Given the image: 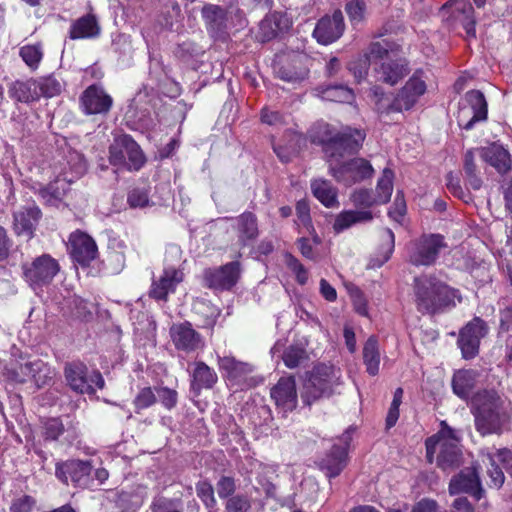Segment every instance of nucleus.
I'll return each instance as SVG.
<instances>
[{
    "instance_id": "nucleus-7",
    "label": "nucleus",
    "mask_w": 512,
    "mask_h": 512,
    "mask_svg": "<svg viewBox=\"0 0 512 512\" xmlns=\"http://www.w3.org/2000/svg\"><path fill=\"white\" fill-rule=\"evenodd\" d=\"M446 247L440 234H424L409 245V261L416 266L433 264L440 251Z\"/></svg>"
},
{
    "instance_id": "nucleus-62",
    "label": "nucleus",
    "mask_w": 512,
    "mask_h": 512,
    "mask_svg": "<svg viewBox=\"0 0 512 512\" xmlns=\"http://www.w3.org/2000/svg\"><path fill=\"white\" fill-rule=\"evenodd\" d=\"M156 395L150 387L143 388L134 400L137 409H146L156 402Z\"/></svg>"
},
{
    "instance_id": "nucleus-24",
    "label": "nucleus",
    "mask_w": 512,
    "mask_h": 512,
    "mask_svg": "<svg viewBox=\"0 0 512 512\" xmlns=\"http://www.w3.org/2000/svg\"><path fill=\"white\" fill-rule=\"evenodd\" d=\"M208 33L214 38L222 37L227 28V13L224 8L206 4L201 10Z\"/></svg>"
},
{
    "instance_id": "nucleus-21",
    "label": "nucleus",
    "mask_w": 512,
    "mask_h": 512,
    "mask_svg": "<svg viewBox=\"0 0 512 512\" xmlns=\"http://www.w3.org/2000/svg\"><path fill=\"white\" fill-rule=\"evenodd\" d=\"M351 436L346 432L342 436L343 445H334L331 452L322 459L320 468L328 477L338 476L347 464V452Z\"/></svg>"
},
{
    "instance_id": "nucleus-51",
    "label": "nucleus",
    "mask_w": 512,
    "mask_h": 512,
    "mask_svg": "<svg viewBox=\"0 0 512 512\" xmlns=\"http://www.w3.org/2000/svg\"><path fill=\"white\" fill-rule=\"evenodd\" d=\"M364 58L370 63L371 61L381 60L382 62L391 58L390 45L387 41H376L369 45Z\"/></svg>"
},
{
    "instance_id": "nucleus-43",
    "label": "nucleus",
    "mask_w": 512,
    "mask_h": 512,
    "mask_svg": "<svg viewBox=\"0 0 512 512\" xmlns=\"http://www.w3.org/2000/svg\"><path fill=\"white\" fill-rule=\"evenodd\" d=\"M257 474V482L261 485L262 489L268 497L275 495V486L272 483L273 476L276 474V465H260Z\"/></svg>"
},
{
    "instance_id": "nucleus-58",
    "label": "nucleus",
    "mask_w": 512,
    "mask_h": 512,
    "mask_svg": "<svg viewBox=\"0 0 512 512\" xmlns=\"http://www.w3.org/2000/svg\"><path fill=\"white\" fill-rule=\"evenodd\" d=\"M305 354L306 353L304 349L291 346L284 352L282 359L288 368L293 369L299 366L301 361L304 360Z\"/></svg>"
},
{
    "instance_id": "nucleus-31",
    "label": "nucleus",
    "mask_w": 512,
    "mask_h": 512,
    "mask_svg": "<svg viewBox=\"0 0 512 512\" xmlns=\"http://www.w3.org/2000/svg\"><path fill=\"white\" fill-rule=\"evenodd\" d=\"M8 93L11 98L22 103H30L39 100L36 79L14 82L10 85Z\"/></svg>"
},
{
    "instance_id": "nucleus-10",
    "label": "nucleus",
    "mask_w": 512,
    "mask_h": 512,
    "mask_svg": "<svg viewBox=\"0 0 512 512\" xmlns=\"http://www.w3.org/2000/svg\"><path fill=\"white\" fill-rule=\"evenodd\" d=\"M170 337L175 348L185 353L202 350L205 346L204 338L189 322L173 324L170 328Z\"/></svg>"
},
{
    "instance_id": "nucleus-8",
    "label": "nucleus",
    "mask_w": 512,
    "mask_h": 512,
    "mask_svg": "<svg viewBox=\"0 0 512 512\" xmlns=\"http://www.w3.org/2000/svg\"><path fill=\"white\" fill-rule=\"evenodd\" d=\"M487 112L483 93L478 90L468 91L460 103L458 125L465 130H471L476 123L487 119Z\"/></svg>"
},
{
    "instance_id": "nucleus-49",
    "label": "nucleus",
    "mask_w": 512,
    "mask_h": 512,
    "mask_svg": "<svg viewBox=\"0 0 512 512\" xmlns=\"http://www.w3.org/2000/svg\"><path fill=\"white\" fill-rule=\"evenodd\" d=\"M409 94L417 102L427 90L426 77L423 71H416L404 85Z\"/></svg>"
},
{
    "instance_id": "nucleus-36",
    "label": "nucleus",
    "mask_w": 512,
    "mask_h": 512,
    "mask_svg": "<svg viewBox=\"0 0 512 512\" xmlns=\"http://www.w3.org/2000/svg\"><path fill=\"white\" fill-rule=\"evenodd\" d=\"M313 195L326 207L338 204L337 189L325 179H316L311 183Z\"/></svg>"
},
{
    "instance_id": "nucleus-4",
    "label": "nucleus",
    "mask_w": 512,
    "mask_h": 512,
    "mask_svg": "<svg viewBox=\"0 0 512 512\" xmlns=\"http://www.w3.org/2000/svg\"><path fill=\"white\" fill-rule=\"evenodd\" d=\"M340 384V369L332 365L319 364L314 367L306 380L303 387L302 398L305 403L311 404L321 397L330 396Z\"/></svg>"
},
{
    "instance_id": "nucleus-32",
    "label": "nucleus",
    "mask_w": 512,
    "mask_h": 512,
    "mask_svg": "<svg viewBox=\"0 0 512 512\" xmlns=\"http://www.w3.org/2000/svg\"><path fill=\"white\" fill-rule=\"evenodd\" d=\"M71 182L72 179H68L66 176L63 178L58 176L55 181L49 183L47 186H40L38 193L45 203L56 205L65 195Z\"/></svg>"
},
{
    "instance_id": "nucleus-41",
    "label": "nucleus",
    "mask_w": 512,
    "mask_h": 512,
    "mask_svg": "<svg viewBox=\"0 0 512 512\" xmlns=\"http://www.w3.org/2000/svg\"><path fill=\"white\" fill-rule=\"evenodd\" d=\"M125 140H131L129 135H120L114 139V142L110 146V163L119 168L124 167L127 164V152L128 146L122 145L120 142H126Z\"/></svg>"
},
{
    "instance_id": "nucleus-23",
    "label": "nucleus",
    "mask_w": 512,
    "mask_h": 512,
    "mask_svg": "<svg viewBox=\"0 0 512 512\" xmlns=\"http://www.w3.org/2000/svg\"><path fill=\"white\" fill-rule=\"evenodd\" d=\"M41 216L40 209L35 204L20 207L14 212V230L18 235L31 237Z\"/></svg>"
},
{
    "instance_id": "nucleus-46",
    "label": "nucleus",
    "mask_w": 512,
    "mask_h": 512,
    "mask_svg": "<svg viewBox=\"0 0 512 512\" xmlns=\"http://www.w3.org/2000/svg\"><path fill=\"white\" fill-rule=\"evenodd\" d=\"M19 54L25 64L35 70L43 58V49L40 44H28L20 48Z\"/></svg>"
},
{
    "instance_id": "nucleus-14",
    "label": "nucleus",
    "mask_w": 512,
    "mask_h": 512,
    "mask_svg": "<svg viewBox=\"0 0 512 512\" xmlns=\"http://www.w3.org/2000/svg\"><path fill=\"white\" fill-rule=\"evenodd\" d=\"M344 29L343 14L337 10L332 15H326L318 21L313 36L319 43L328 45L339 39Z\"/></svg>"
},
{
    "instance_id": "nucleus-18",
    "label": "nucleus",
    "mask_w": 512,
    "mask_h": 512,
    "mask_svg": "<svg viewBox=\"0 0 512 512\" xmlns=\"http://www.w3.org/2000/svg\"><path fill=\"white\" fill-rule=\"evenodd\" d=\"M271 397L283 415L294 410L297 406V391L292 376L282 377L271 389Z\"/></svg>"
},
{
    "instance_id": "nucleus-60",
    "label": "nucleus",
    "mask_w": 512,
    "mask_h": 512,
    "mask_svg": "<svg viewBox=\"0 0 512 512\" xmlns=\"http://www.w3.org/2000/svg\"><path fill=\"white\" fill-rule=\"evenodd\" d=\"M296 214L298 219V224L302 225L306 230L311 233L314 231V228L311 223L310 218V209L309 205L305 200H300L296 205Z\"/></svg>"
},
{
    "instance_id": "nucleus-1",
    "label": "nucleus",
    "mask_w": 512,
    "mask_h": 512,
    "mask_svg": "<svg viewBox=\"0 0 512 512\" xmlns=\"http://www.w3.org/2000/svg\"><path fill=\"white\" fill-rule=\"evenodd\" d=\"M317 129L319 131L314 139L325 145V153L329 158V172L337 182L352 186L373 175L372 165L363 158L342 161L345 155L356 152L362 145L365 139L363 131L346 127L335 133L326 123L318 124Z\"/></svg>"
},
{
    "instance_id": "nucleus-19",
    "label": "nucleus",
    "mask_w": 512,
    "mask_h": 512,
    "mask_svg": "<svg viewBox=\"0 0 512 512\" xmlns=\"http://www.w3.org/2000/svg\"><path fill=\"white\" fill-rule=\"evenodd\" d=\"M449 492L452 495L468 493L476 500H480L483 497L484 490L476 469L468 468L454 476L449 484Z\"/></svg>"
},
{
    "instance_id": "nucleus-15",
    "label": "nucleus",
    "mask_w": 512,
    "mask_h": 512,
    "mask_svg": "<svg viewBox=\"0 0 512 512\" xmlns=\"http://www.w3.org/2000/svg\"><path fill=\"white\" fill-rule=\"evenodd\" d=\"M68 249L73 260L81 265H88L97 255L95 241L81 231H75L70 235Z\"/></svg>"
},
{
    "instance_id": "nucleus-52",
    "label": "nucleus",
    "mask_w": 512,
    "mask_h": 512,
    "mask_svg": "<svg viewBox=\"0 0 512 512\" xmlns=\"http://www.w3.org/2000/svg\"><path fill=\"white\" fill-rule=\"evenodd\" d=\"M252 507V500L248 495L236 494L227 499L225 512H248Z\"/></svg>"
},
{
    "instance_id": "nucleus-25",
    "label": "nucleus",
    "mask_w": 512,
    "mask_h": 512,
    "mask_svg": "<svg viewBox=\"0 0 512 512\" xmlns=\"http://www.w3.org/2000/svg\"><path fill=\"white\" fill-rule=\"evenodd\" d=\"M416 101L404 87L397 93L392 101L383 94L376 100V109L380 115H388L391 112H402L411 109Z\"/></svg>"
},
{
    "instance_id": "nucleus-42",
    "label": "nucleus",
    "mask_w": 512,
    "mask_h": 512,
    "mask_svg": "<svg viewBox=\"0 0 512 512\" xmlns=\"http://www.w3.org/2000/svg\"><path fill=\"white\" fill-rule=\"evenodd\" d=\"M322 97L325 100L351 103L354 100V93L351 89L343 85L329 86L322 92Z\"/></svg>"
},
{
    "instance_id": "nucleus-13",
    "label": "nucleus",
    "mask_w": 512,
    "mask_h": 512,
    "mask_svg": "<svg viewBox=\"0 0 512 512\" xmlns=\"http://www.w3.org/2000/svg\"><path fill=\"white\" fill-rule=\"evenodd\" d=\"M91 464L89 461L72 460L56 466V477L68 484L69 479L75 486L86 487L89 484Z\"/></svg>"
},
{
    "instance_id": "nucleus-64",
    "label": "nucleus",
    "mask_w": 512,
    "mask_h": 512,
    "mask_svg": "<svg viewBox=\"0 0 512 512\" xmlns=\"http://www.w3.org/2000/svg\"><path fill=\"white\" fill-rule=\"evenodd\" d=\"M127 201L132 208H143L149 204L148 194L143 189H133L129 193Z\"/></svg>"
},
{
    "instance_id": "nucleus-16",
    "label": "nucleus",
    "mask_w": 512,
    "mask_h": 512,
    "mask_svg": "<svg viewBox=\"0 0 512 512\" xmlns=\"http://www.w3.org/2000/svg\"><path fill=\"white\" fill-rule=\"evenodd\" d=\"M112 103V97L96 85L86 88L80 97L81 108L86 115L106 114Z\"/></svg>"
},
{
    "instance_id": "nucleus-26",
    "label": "nucleus",
    "mask_w": 512,
    "mask_h": 512,
    "mask_svg": "<svg viewBox=\"0 0 512 512\" xmlns=\"http://www.w3.org/2000/svg\"><path fill=\"white\" fill-rule=\"evenodd\" d=\"M407 72V64L404 60L392 58L381 62L379 68L376 69L377 79L391 86L398 83Z\"/></svg>"
},
{
    "instance_id": "nucleus-9",
    "label": "nucleus",
    "mask_w": 512,
    "mask_h": 512,
    "mask_svg": "<svg viewBox=\"0 0 512 512\" xmlns=\"http://www.w3.org/2000/svg\"><path fill=\"white\" fill-rule=\"evenodd\" d=\"M59 271L58 262L50 255L44 254L24 266V276L32 287L46 285Z\"/></svg>"
},
{
    "instance_id": "nucleus-40",
    "label": "nucleus",
    "mask_w": 512,
    "mask_h": 512,
    "mask_svg": "<svg viewBox=\"0 0 512 512\" xmlns=\"http://www.w3.org/2000/svg\"><path fill=\"white\" fill-rule=\"evenodd\" d=\"M394 173L391 169L385 168L379 178L374 192L379 205L386 204L392 195Z\"/></svg>"
},
{
    "instance_id": "nucleus-33",
    "label": "nucleus",
    "mask_w": 512,
    "mask_h": 512,
    "mask_svg": "<svg viewBox=\"0 0 512 512\" xmlns=\"http://www.w3.org/2000/svg\"><path fill=\"white\" fill-rule=\"evenodd\" d=\"M100 27L95 16L85 15L76 20L70 28L71 39L93 38L98 36Z\"/></svg>"
},
{
    "instance_id": "nucleus-61",
    "label": "nucleus",
    "mask_w": 512,
    "mask_h": 512,
    "mask_svg": "<svg viewBox=\"0 0 512 512\" xmlns=\"http://www.w3.org/2000/svg\"><path fill=\"white\" fill-rule=\"evenodd\" d=\"M217 493L220 498H229L234 496L236 483L232 477L222 476L216 485Z\"/></svg>"
},
{
    "instance_id": "nucleus-22",
    "label": "nucleus",
    "mask_w": 512,
    "mask_h": 512,
    "mask_svg": "<svg viewBox=\"0 0 512 512\" xmlns=\"http://www.w3.org/2000/svg\"><path fill=\"white\" fill-rule=\"evenodd\" d=\"M478 148V157L485 163L494 167L499 173L505 174L511 170L509 152L499 143L494 142Z\"/></svg>"
},
{
    "instance_id": "nucleus-45",
    "label": "nucleus",
    "mask_w": 512,
    "mask_h": 512,
    "mask_svg": "<svg viewBox=\"0 0 512 512\" xmlns=\"http://www.w3.org/2000/svg\"><path fill=\"white\" fill-rule=\"evenodd\" d=\"M350 201L360 210H368L375 205H379L374 192L365 188L355 189L350 195Z\"/></svg>"
},
{
    "instance_id": "nucleus-48",
    "label": "nucleus",
    "mask_w": 512,
    "mask_h": 512,
    "mask_svg": "<svg viewBox=\"0 0 512 512\" xmlns=\"http://www.w3.org/2000/svg\"><path fill=\"white\" fill-rule=\"evenodd\" d=\"M409 94L417 102L427 90L426 77L423 71H416L404 85Z\"/></svg>"
},
{
    "instance_id": "nucleus-29",
    "label": "nucleus",
    "mask_w": 512,
    "mask_h": 512,
    "mask_svg": "<svg viewBox=\"0 0 512 512\" xmlns=\"http://www.w3.org/2000/svg\"><path fill=\"white\" fill-rule=\"evenodd\" d=\"M505 407V402L499 393L494 389H483L476 392L470 399L471 412L492 410Z\"/></svg>"
},
{
    "instance_id": "nucleus-44",
    "label": "nucleus",
    "mask_w": 512,
    "mask_h": 512,
    "mask_svg": "<svg viewBox=\"0 0 512 512\" xmlns=\"http://www.w3.org/2000/svg\"><path fill=\"white\" fill-rule=\"evenodd\" d=\"M125 141L120 142L122 145L128 146L127 164L124 167L128 170H139L145 162V157L139 145L132 138Z\"/></svg>"
},
{
    "instance_id": "nucleus-11",
    "label": "nucleus",
    "mask_w": 512,
    "mask_h": 512,
    "mask_svg": "<svg viewBox=\"0 0 512 512\" xmlns=\"http://www.w3.org/2000/svg\"><path fill=\"white\" fill-rule=\"evenodd\" d=\"M476 430L482 435L501 434L509 420L505 407L471 412Z\"/></svg>"
},
{
    "instance_id": "nucleus-38",
    "label": "nucleus",
    "mask_w": 512,
    "mask_h": 512,
    "mask_svg": "<svg viewBox=\"0 0 512 512\" xmlns=\"http://www.w3.org/2000/svg\"><path fill=\"white\" fill-rule=\"evenodd\" d=\"M476 381V373L472 370H460L456 372L452 379V388L454 393L467 399Z\"/></svg>"
},
{
    "instance_id": "nucleus-47",
    "label": "nucleus",
    "mask_w": 512,
    "mask_h": 512,
    "mask_svg": "<svg viewBox=\"0 0 512 512\" xmlns=\"http://www.w3.org/2000/svg\"><path fill=\"white\" fill-rule=\"evenodd\" d=\"M36 84L38 86L39 98L42 96L51 98L59 95L62 91L61 82L52 75L36 79Z\"/></svg>"
},
{
    "instance_id": "nucleus-54",
    "label": "nucleus",
    "mask_w": 512,
    "mask_h": 512,
    "mask_svg": "<svg viewBox=\"0 0 512 512\" xmlns=\"http://www.w3.org/2000/svg\"><path fill=\"white\" fill-rule=\"evenodd\" d=\"M182 502L180 499H168L158 497L154 499L151 509L152 512H181Z\"/></svg>"
},
{
    "instance_id": "nucleus-63",
    "label": "nucleus",
    "mask_w": 512,
    "mask_h": 512,
    "mask_svg": "<svg viewBox=\"0 0 512 512\" xmlns=\"http://www.w3.org/2000/svg\"><path fill=\"white\" fill-rule=\"evenodd\" d=\"M64 426L58 418L48 419L44 423V435L47 439L56 440L63 433Z\"/></svg>"
},
{
    "instance_id": "nucleus-39",
    "label": "nucleus",
    "mask_w": 512,
    "mask_h": 512,
    "mask_svg": "<svg viewBox=\"0 0 512 512\" xmlns=\"http://www.w3.org/2000/svg\"><path fill=\"white\" fill-rule=\"evenodd\" d=\"M237 230L242 242L255 239L258 235L256 216L250 212L240 215L237 219Z\"/></svg>"
},
{
    "instance_id": "nucleus-59",
    "label": "nucleus",
    "mask_w": 512,
    "mask_h": 512,
    "mask_svg": "<svg viewBox=\"0 0 512 512\" xmlns=\"http://www.w3.org/2000/svg\"><path fill=\"white\" fill-rule=\"evenodd\" d=\"M269 23H273L280 33L287 31L292 25L291 19L281 12H274L267 15L264 18V27L269 25Z\"/></svg>"
},
{
    "instance_id": "nucleus-35",
    "label": "nucleus",
    "mask_w": 512,
    "mask_h": 512,
    "mask_svg": "<svg viewBox=\"0 0 512 512\" xmlns=\"http://www.w3.org/2000/svg\"><path fill=\"white\" fill-rule=\"evenodd\" d=\"M362 356L367 373L376 376L379 373L381 354L378 340L374 336L369 337L365 342Z\"/></svg>"
},
{
    "instance_id": "nucleus-2",
    "label": "nucleus",
    "mask_w": 512,
    "mask_h": 512,
    "mask_svg": "<svg viewBox=\"0 0 512 512\" xmlns=\"http://www.w3.org/2000/svg\"><path fill=\"white\" fill-rule=\"evenodd\" d=\"M414 295L417 308L421 312L434 313L455 305L456 291L427 275L415 279Z\"/></svg>"
},
{
    "instance_id": "nucleus-53",
    "label": "nucleus",
    "mask_w": 512,
    "mask_h": 512,
    "mask_svg": "<svg viewBox=\"0 0 512 512\" xmlns=\"http://www.w3.org/2000/svg\"><path fill=\"white\" fill-rule=\"evenodd\" d=\"M488 464L494 467L495 464H501L505 469H512V452L508 449H499L486 454Z\"/></svg>"
},
{
    "instance_id": "nucleus-30",
    "label": "nucleus",
    "mask_w": 512,
    "mask_h": 512,
    "mask_svg": "<svg viewBox=\"0 0 512 512\" xmlns=\"http://www.w3.org/2000/svg\"><path fill=\"white\" fill-rule=\"evenodd\" d=\"M373 218L370 210H345L335 217L333 229L339 233L355 224L370 222Z\"/></svg>"
},
{
    "instance_id": "nucleus-37",
    "label": "nucleus",
    "mask_w": 512,
    "mask_h": 512,
    "mask_svg": "<svg viewBox=\"0 0 512 512\" xmlns=\"http://www.w3.org/2000/svg\"><path fill=\"white\" fill-rule=\"evenodd\" d=\"M192 378L191 385L195 390L211 388L218 379L216 372L204 362L195 363Z\"/></svg>"
},
{
    "instance_id": "nucleus-57",
    "label": "nucleus",
    "mask_w": 512,
    "mask_h": 512,
    "mask_svg": "<svg viewBox=\"0 0 512 512\" xmlns=\"http://www.w3.org/2000/svg\"><path fill=\"white\" fill-rule=\"evenodd\" d=\"M402 398H403V389L397 388L394 392L393 400H392V403H391L388 413H387V417H386L387 428H391L396 424V422L399 418V407L402 403Z\"/></svg>"
},
{
    "instance_id": "nucleus-17",
    "label": "nucleus",
    "mask_w": 512,
    "mask_h": 512,
    "mask_svg": "<svg viewBox=\"0 0 512 512\" xmlns=\"http://www.w3.org/2000/svg\"><path fill=\"white\" fill-rule=\"evenodd\" d=\"M239 277L240 265L238 262H231L217 269H208L204 273V279L208 287L217 290L232 288Z\"/></svg>"
},
{
    "instance_id": "nucleus-56",
    "label": "nucleus",
    "mask_w": 512,
    "mask_h": 512,
    "mask_svg": "<svg viewBox=\"0 0 512 512\" xmlns=\"http://www.w3.org/2000/svg\"><path fill=\"white\" fill-rule=\"evenodd\" d=\"M366 5L363 0H352L346 5V12L353 25L364 20Z\"/></svg>"
},
{
    "instance_id": "nucleus-20",
    "label": "nucleus",
    "mask_w": 512,
    "mask_h": 512,
    "mask_svg": "<svg viewBox=\"0 0 512 512\" xmlns=\"http://www.w3.org/2000/svg\"><path fill=\"white\" fill-rule=\"evenodd\" d=\"M182 270L172 266H165L163 273L154 280L150 289V296L156 300H167L169 294L176 291V287L183 281Z\"/></svg>"
},
{
    "instance_id": "nucleus-3",
    "label": "nucleus",
    "mask_w": 512,
    "mask_h": 512,
    "mask_svg": "<svg viewBox=\"0 0 512 512\" xmlns=\"http://www.w3.org/2000/svg\"><path fill=\"white\" fill-rule=\"evenodd\" d=\"M460 439L457 433L445 422L441 423L440 431L426 440V456L430 463L436 456L437 466L443 470L457 467L460 464Z\"/></svg>"
},
{
    "instance_id": "nucleus-50",
    "label": "nucleus",
    "mask_w": 512,
    "mask_h": 512,
    "mask_svg": "<svg viewBox=\"0 0 512 512\" xmlns=\"http://www.w3.org/2000/svg\"><path fill=\"white\" fill-rule=\"evenodd\" d=\"M193 309L204 318V325L207 326L214 325L220 314L219 309L206 300L195 301Z\"/></svg>"
},
{
    "instance_id": "nucleus-12",
    "label": "nucleus",
    "mask_w": 512,
    "mask_h": 512,
    "mask_svg": "<svg viewBox=\"0 0 512 512\" xmlns=\"http://www.w3.org/2000/svg\"><path fill=\"white\" fill-rule=\"evenodd\" d=\"M486 333L487 326L479 317H475L460 331L458 345L464 358L469 359L477 355L480 340Z\"/></svg>"
},
{
    "instance_id": "nucleus-27",
    "label": "nucleus",
    "mask_w": 512,
    "mask_h": 512,
    "mask_svg": "<svg viewBox=\"0 0 512 512\" xmlns=\"http://www.w3.org/2000/svg\"><path fill=\"white\" fill-rule=\"evenodd\" d=\"M220 371L230 381H240L253 371L251 364L236 360L233 356L218 357Z\"/></svg>"
},
{
    "instance_id": "nucleus-5",
    "label": "nucleus",
    "mask_w": 512,
    "mask_h": 512,
    "mask_svg": "<svg viewBox=\"0 0 512 512\" xmlns=\"http://www.w3.org/2000/svg\"><path fill=\"white\" fill-rule=\"evenodd\" d=\"M65 378L69 387L80 394L92 395L105 384L99 371L89 370L86 365L79 362L66 365Z\"/></svg>"
},
{
    "instance_id": "nucleus-6",
    "label": "nucleus",
    "mask_w": 512,
    "mask_h": 512,
    "mask_svg": "<svg viewBox=\"0 0 512 512\" xmlns=\"http://www.w3.org/2000/svg\"><path fill=\"white\" fill-rule=\"evenodd\" d=\"M6 376L14 383H25L33 380L37 387H42L53 379L55 371L41 359L27 361L7 369Z\"/></svg>"
},
{
    "instance_id": "nucleus-34",
    "label": "nucleus",
    "mask_w": 512,
    "mask_h": 512,
    "mask_svg": "<svg viewBox=\"0 0 512 512\" xmlns=\"http://www.w3.org/2000/svg\"><path fill=\"white\" fill-rule=\"evenodd\" d=\"M478 148H472L465 152L463 157V168L468 185L474 190H479L482 186L480 170L477 165Z\"/></svg>"
},
{
    "instance_id": "nucleus-28",
    "label": "nucleus",
    "mask_w": 512,
    "mask_h": 512,
    "mask_svg": "<svg viewBox=\"0 0 512 512\" xmlns=\"http://www.w3.org/2000/svg\"><path fill=\"white\" fill-rule=\"evenodd\" d=\"M454 6V13L457 20L462 23L463 28L466 31L467 37L475 38V19L473 16V7L468 0H451L443 9L448 6Z\"/></svg>"
},
{
    "instance_id": "nucleus-55",
    "label": "nucleus",
    "mask_w": 512,
    "mask_h": 512,
    "mask_svg": "<svg viewBox=\"0 0 512 512\" xmlns=\"http://www.w3.org/2000/svg\"><path fill=\"white\" fill-rule=\"evenodd\" d=\"M197 496L203 504L211 509L216 505L213 486L207 481H200L196 484Z\"/></svg>"
}]
</instances>
